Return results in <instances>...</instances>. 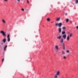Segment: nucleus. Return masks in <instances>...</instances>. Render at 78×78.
<instances>
[{"mask_svg":"<svg viewBox=\"0 0 78 78\" xmlns=\"http://www.w3.org/2000/svg\"><path fill=\"white\" fill-rule=\"evenodd\" d=\"M47 20L48 21V22H49L50 21V19L49 18H48L47 19Z\"/></svg>","mask_w":78,"mask_h":78,"instance_id":"dca6fc26","label":"nucleus"},{"mask_svg":"<svg viewBox=\"0 0 78 78\" xmlns=\"http://www.w3.org/2000/svg\"><path fill=\"white\" fill-rule=\"evenodd\" d=\"M27 3H29V1H28V0L27 1Z\"/></svg>","mask_w":78,"mask_h":78,"instance_id":"7c9ffc66","label":"nucleus"},{"mask_svg":"<svg viewBox=\"0 0 78 78\" xmlns=\"http://www.w3.org/2000/svg\"><path fill=\"white\" fill-rule=\"evenodd\" d=\"M66 58H67V57H66V56H63V58L64 59H66Z\"/></svg>","mask_w":78,"mask_h":78,"instance_id":"aec40b11","label":"nucleus"},{"mask_svg":"<svg viewBox=\"0 0 78 78\" xmlns=\"http://www.w3.org/2000/svg\"><path fill=\"white\" fill-rule=\"evenodd\" d=\"M70 23H72V21H70Z\"/></svg>","mask_w":78,"mask_h":78,"instance_id":"2f4dec72","label":"nucleus"},{"mask_svg":"<svg viewBox=\"0 0 78 78\" xmlns=\"http://www.w3.org/2000/svg\"><path fill=\"white\" fill-rule=\"evenodd\" d=\"M60 72L59 71H58L56 72V74L54 76V78H58V76H59L60 75Z\"/></svg>","mask_w":78,"mask_h":78,"instance_id":"f257e3e1","label":"nucleus"},{"mask_svg":"<svg viewBox=\"0 0 78 78\" xmlns=\"http://www.w3.org/2000/svg\"><path fill=\"white\" fill-rule=\"evenodd\" d=\"M6 41V39L4 38L2 40V42H3V43H5Z\"/></svg>","mask_w":78,"mask_h":78,"instance_id":"9b49d317","label":"nucleus"},{"mask_svg":"<svg viewBox=\"0 0 78 78\" xmlns=\"http://www.w3.org/2000/svg\"><path fill=\"white\" fill-rule=\"evenodd\" d=\"M4 61V58H3L2 59V62H3V61Z\"/></svg>","mask_w":78,"mask_h":78,"instance_id":"a878e982","label":"nucleus"},{"mask_svg":"<svg viewBox=\"0 0 78 78\" xmlns=\"http://www.w3.org/2000/svg\"><path fill=\"white\" fill-rule=\"evenodd\" d=\"M62 23H56V24H55V26H58V27H62Z\"/></svg>","mask_w":78,"mask_h":78,"instance_id":"f03ea898","label":"nucleus"},{"mask_svg":"<svg viewBox=\"0 0 78 78\" xmlns=\"http://www.w3.org/2000/svg\"><path fill=\"white\" fill-rule=\"evenodd\" d=\"M60 42L61 44H63L64 43V39L62 38H61V39L60 40Z\"/></svg>","mask_w":78,"mask_h":78,"instance_id":"39448f33","label":"nucleus"},{"mask_svg":"<svg viewBox=\"0 0 78 78\" xmlns=\"http://www.w3.org/2000/svg\"><path fill=\"white\" fill-rule=\"evenodd\" d=\"M7 47H8L7 45H6L5 46L4 48V51H5V50H6V48H7Z\"/></svg>","mask_w":78,"mask_h":78,"instance_id":"2eb2a0df","label":"nucleus"},{"mask_svg":"<svg viewBox=\"0 0 78 78\" xmlns=\"http://www.w3.org/2000/svg\"><path fill=\"white\" fill-rule=\"evenodd\" d=\"M7 41H10V35L8 34L7 36Z\"/></svg>","mask_w":78,"mask_h":78,"instance_id":"20e7f679","label":"nucleus"},{"mask_svg":"<svg viewBox=\"0 0 78 78\" xmlns=\"http://www.w3.org/2000/svg\"><path fill=\"white\" fill-rule=\"evenodd\" d=\"M58 31L60 33H61V28H59L58 29Z\"/></svg>","mask_w":78,"mask_h":78,"instance_id":"ddd939ff","label":"nucleus"},{"mask_svg":"<svg viewBox=\"0 0 78 78\" xmlns=\"http://www.w3.org/2000/svg\"><path fill=\"white\" fill-rule=\"evenodd\" d=\"M66 54V52H64V51H62V55H64Z\"/></svg>","mask_w":78,"mask_h":78,"instance_id":"f8f14e48","label":"nucleus"},{"mask_svg":"<svg viewBox=\"0 0 78 78\" xmlns=\"http://www.w3.org/2000/svg\"><path fill=\"white\" fill-rule=\"evenodd\" d=\"M66 37H67V35L66 34H64L62 36V37H63L64 39L66 38Z\"/></svg>","mask_w":78,"mask_h":78,"instance_id":"6e6552de","label":"nucleus"},{"mask_svg":"<svg viewBox=\"0 0 78 78\" xmlns=\"http://www.w3.org/2000/svg\"><path fill=\"white\" fill-rule=\"evenodd\" d=\"M73 36V35H72V34L71 33L70 34L69 37H72Z\"/></svg>","mask_w":78,"mask_h":78,"instance_id":"6ab92c4d","label":"nucleus"},{"mask_svg":"<svg viewBox=\"0 0 78 78\" xmlns=\"http://www.w3.org/2000/svg\"><path fill=\"white\" fill-rule=\"evenodd\" d=\"M3 44V43H1L2 45Z\"/></svg>","mask_w":78,"mask_h":78,"instance_id":"473e14b6","label":"nucleus"},{"mask_svg":"<svg viewBox=\"0 0 78 78\" xmlns=\"http://www.w3.org/2000/svg\"><path fill=\"white\" fill-rule=\"evenodd\" d=\"M17 2H20V0H17Z\"/></svg>","mask_w":78,"mask_h":78,"instance_id":"bb28decb","label":"nucleus"},{"mask_svg":"<svg viewBox=\"0 0 78 78\" xmlns=\"http://www.w3.org/2000/svg\"><path fill=\"white\" fill-rule=\"evenodd\" d=\"M62 34H66V32L65 31L62 32Z\"/></svg>","mask_w":78,"mask_h":78,"instance_id":"f3484780","label":"nucleus"},{"mask_svg":"<svg viewBox=\"0 0 78 78\" xmlns=\"http://www.w3.org/2000/svg\"><path fill=\"white\" fill-rule=\"evenodd\" d=\"M57 39H60L61 38V36H60L59 37H57Z\"/></svg>","mask_w":78,"mask_h":78,"instance_id":"4468645a","label":"nucleus"},{"mask_svg":"<svg viewBox=\"0 0 78 78\" xmlns=\"http://www.w3.org/2000/svg\"><path fill=\"white\" fill-rule=\"evenodd\" d=\"M0 33L2 34L3 36L6 37V33L4 32V31L2 30L0 31Z\"/></svg>","mask_w":78,"mask_h":78,"instance_id":"7ed1b4c3","label":"nucleus"},{"mask_svg":"<svg viewBox=\"0 0 78 78\" xmlns=\"http://www.w3.org/2000/svg\"><path fill=\"white\" fill-rule=\"evenodd\" d=\"M66 27H62L63 30H64V29H66Z\"/></svg>","mask_w":78,"mask_h":78,"instance_id":"5701e85b","label":"nucleus"},{"mask_svg":"<svg viewBox=\"0 0 78 78\" xmlns=\"http://www.w3.org/2000/svg\"><path fill=\"white\" fill-rule=\"evenodd\" d=\"M76 3H78V0H76Z\"/></svg>","mask_w":78,"mask_h":78,"instance_id":"4be33fe9","label":"nucleus"},{"mask_svg":"<svg viewBox=\"0 0 78 78\" xmlns=\"http://www.w3.org/2000/svg\"><path fill=\"white\" fill-rule=\"evenodd\" d=\"M21 10H22V11H24V9H23V8L21 9Z\"/></svg>","mask_w":78,"mask_h":78,"instance_id":"393cba45","label":"nucleus"},{"mask_svg":"<svg viewBox=\"0 0 78 78\" xmlns=\"http://www.w3.org/2000/svg\"><path fill=\"white\" fill-rule=\"evenodd\" d=\"M69 40H70V37L68 35L66 38V40L67 41H69Z\"/></svg>","mask_w":78,"mask_h":78,"instance_id":"1a4fd4ad","label":"nucleus"},{"mask_svg":"<svg viewBox=\"0 0 78 78\" xmlns=\"http://www.w3.org/2000/svg\"><path fill=\"white\" fill-rule=\"evenodd\" d=\"M4 2H7L8 1V0H4Z\"/></svg>","mask_w":78,"mask_h":78,"instance_id":"cd10ccee","label":"nucleus"},{"mask_svg":"<svg viewBox=\"0 0 78 78\" xmlns=\"http://www.w3.org/2000/svg\"><path fill=\"white\" fill-rule=\"evenodd\" d=\"M69 19H67L66 20V21L67 22H69Z\"/></svg>","mask_w":78,"mask_h":78,"instance_id":"b1692460","label":"nucleus"},{"mask_svg":"<svg viewBox=\"0 0 78 78\" xmlns=\"http://www.w3.org/2000/svg\"><path fill=\"white\" fill-rule=\"evenodd\" d=\"M2 23H3V24H5V23H6V21H5V20H4L3 19L2 20Z\"/></svg>","mask_w":78,"mask_h":78,"instance_id":"9d476101","label":"nucleus"},{"mask_svg":"<svg viewBox=\"0 0 78 78\" xmlns=\"http://www.w3.org/2000/svg\"><path fill=\"white\" fill-rule=\"evenodd\" d=\"M66 53H70V51H69V50H67L66 51Z\"/></svg>","mask_w":78,"mask_h":78,"instance_id":"a211bd4d","label":"nucleus"},{"mask_svg":"<svg viewBox=\"0 0 78 78\" xmlns=\"http://www.w3.org/2000/svg\"><path fill=\"white\" fill-rule=\"evenodd\" d=\"M65 15L66 16H67V13H65Z\"/></svg>","mask_w":78,"mask_h":78,"instance_id":"c756f323","label":"nucleus"},{"mask_svg":"<svg viewBox=\"0 0 78 78\" xmlns=\"http://www.w3.org/2000/svg\"><path fill=\"white\" fill-rule=\"evenodd\" d=\"M55 48L57 50H59V47L58 46L56 45L55 46Z\"/></svg>","mask_w":78,"mask_h":78,"instance_id":"423d86ee","label":"nucleus"},{"mask_svg":"<svg viewBox=\"0 0 78 78\" xmlns=\"http://www.w3.org/2000/svg\"><path fill=\"white\" fill-rule=\"evenodd\" d=\"M76 29H78V26L76 27Z\"/></svg>","mask_w":78,"mask_h":78,"instance_id":"c85d7f7f","label":"nucleus"},{"mask_svg":"<svg viewBox=\"0 0 78 78\" xmlns=\"http://www.w3.org/2000/svg\"><path fill=\"white\" fill-rule=\"evenodd\" d=\"M60 20V18H58L57 20V21H59V20Z\"/></svg>","mask_w":78,"mask_h":78,"instance_id":"412c9836","label":"nucleus"},{"mask_svg":"<svg viewBox=\"0 0 78 78\" xmlns=\"http://www.w3.org/2000/svg\"><path fill=\"white\" fill-rule=\"evenodd\" d=\"M62 47H63V49H64V50H65V48H66L65 47V44H64V43H62Z\"/></svg>","mask_w":78,"mask_h":78,"instance_id":"0eeeda50","label":"nucleus"}]
</instances>
